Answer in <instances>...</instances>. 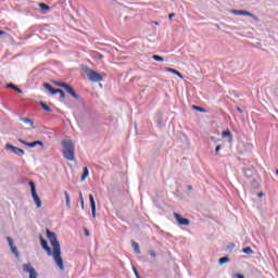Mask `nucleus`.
Instances as JSON below:
<instances>
[{
  "label": "nucleus",
  "mask_w": 278,
  "mask_h": 278,
  "mask_svg": "<svg viewBox=\"0 0 278 278\" xmlns=\"http://www.w3.org/2000/svg\"><path fill=\"white\" fill-rule=\"evenodd\" d=\"M63 147V155L65 160L73 162L75 160V143L71 139H65L61 142Z\"/></svg>",
  "instance_id": "nucleus-2"
},
{
  "label": "nucleus",
  "mask_w": 278,
  "mask_h": 278,
  "mask_svg": "<svg viewBox=\"0 0 278 278\" xmlns=\"http://www.w3.org/2000/svg\"><path fill=\"white\" fill-rule=\"evenodd\" d=\"M242 253H245V255H253V249H251V247L244 248Z\"/></svg>",
  "instance_id": "nucleus-19"
},
{
  "label": "nucleus",
  "mask_w": 278,
  "mask_h": 278,
  "mask_svg": "<svg viewBox=\"0 0 278 278\" xmlns=\"http://www.w3.org/2000/svg\"><path fill=\"white\" fill-rule=\"evenodd\" d=\"M4 149L9 153H13V155H18V157H23V155H25V150H23L18 147H14L11 143H7Z\"/></svg>",
  "instance_id": "nucleus-5"
},
{
  "label": "nucleus",
  "mask_w": 278,
  "mask_h": 278,
  "mask_svg": "<svg viewBox=\"0 0 278 278\" xmlns=\"http://www.w3.org/2000/svg\"><path fill=\"white\" fill-rule=\"evenodd\" d=\"M276 175H278V169H276Z\"/></svg>",
  "instance_id": "nucleus-49"
},
{
  "label": "nucleus",
  "mask_w": 278,
  "mask_h": 278,
  "mask_svg": "<svg viewBox=\"0 0 278 278\" xmlns=\"http://www.w3.org/2000/svg\"><path fill=\"white\" fill-rule=\"evenodd\" d=\"M187 190H192V186H187Z\"/></svg>",
  "instance_id": "nucleus-46"
},
{
  "label": "nucleus",
  "mask_w": 278,
  "mask_h": 278,
  "mask_svg": "<svg viewBox=\"0 0 278 278\" xmlns=\"http://www.w3.org/2000/svg\"><path fill=\"white\" fill-rule=\"evenodd\" d=\"M62 88H64V90H66V92H68V94L73 90V87H71V85H67V84L62 85Z\"/></svg>",
  "instance_id": "nucleus-22"
},
{
  "label": "nucleus",
  "mask_w": 278,
  "mask_h": 278,
  "mask_svg": "<svg viewBox=\"0 0 278 278\" xmlns=\"http://www.w3.org/2000/svg\"><path fill=\"white\" fill-rule=\"evenodd\" d=\"M64 197H65L67 210H71V194H68V191H64Z\"/></svg>",
  "instance_id": "nucleus-15"
},
{
  "label": "nucleus",
  "mask_w": 278,
  "mask_h": 278,
  "mask_svg": "<svg viewBox=\"0 0 278 278\" xmlns=\"http://www.w3.org/2000/svg\"><path fill=\"white\" fill-rule=\"evenodd\" d=\"M134 274L136 277H138V270L136 269V267H132Z\"/></svg>",
  "instance_id": "nucleus-40"
},
{
  "label": "nucleus",
  "mask_w": 278,
  "mask_h": 278,
  "mask_svg": "<svg viewBox=\"0 0 278 278\" xmlns=\"http://www.w3.org/2000/svg\"><path fill=\"white\" fill-rule=\"evenodd\" d=\"M84 73L87 75L89 81L99 83L103 81V77L98 72H94V70H91L88 66L83 67Z\"/></svg>",
  "instance_id": "nucleus-3"
},
{
  "label": "nucleus",
  "mask_w": 278,
  "mask_h": 278,
  "mask_svg": "<svg viewBox=\"0 0 278 278\" xmlns=\"http://www.w3.org/2000/svg\"><path fill=\"white\" fill-rule=\"evenodd\" d=\"M70 94H72V97L74 98V99H79V96H77L76 93H75V90H71V92H70Z\"/></svg>",
  "instance_id": "nucleus-31"
},
{
  "label": "nucleus",
  "mask_w": 278,
  "mask_h": 278,
  "mask_svg": "<svg viewBox=\"0 0 278 278\" xmlns=\"http://www.w3.org/2000/svg\"><path fill=\"white\" fill-rule=\"evenodd\" d=\"M88 175H90L88 167H84V173L81 175V181H86V179H88Z\"/></svg>",
  "instance_id": "nucleus-17"
},
{
  "label": "nucleus",
  "mask_w": 278,
  "mask_h": 278,
  "mask_svg": "<svg viewBox=\"0 0 278 278\" xmlns=\"http://www.w3.org/2000/svg\"><path fill=\"white\" fill-rule=\"evenodd\" d=\"M236 278H244V276H242V274H237Z\"/></svg>",
  "instance_id": "nucleus-43"
},
{
  "label": "nucleus",
  "mask_w": 278,
  "mask_h": 278,
  "mask_svg": "<svg viewBox=\"0 0 278 278\" xmlns=\"http://www.w3.org/2000/svg\"><path fill=\"white\" fill-rule=\"evenodd\" d=\"M174 218L177 220L178 225H182L185 227H188V225H190V219L181 217L179 213H174Z\"/></svg>",
  "instance_id": "nucleus-9"
},
{
  "label": "nucleus",
  "mask_w": 278,
  "mask_h": 278,
  "mask_svg": "<svg viewBox=\"0 0 278 278\" xmlns=\"http://www.w3.org/2000/svg\"><path fill=\"white\" fill-rule=\"evenodd\" d=\"M59 93H61V99H64L65 97L64 91L60 89Z\"/></svg>",
  "instance_id": "nucleus-38"
},
{
  "label": "nucleus",
  "mask_w": 278,
  "mask_h": 278,
  "mask_svg": "<svg viewBox=\"0 0 278 278\" xmlns=\"http://www.w3.org/2000/svg\"><path fill=\"white\" fill-rule=\"evenodd\" d=\"M62 88H64V90H66V92H68V94L73 90V87H71V85H67V84L62 85Z\"/></svg>",
  "instance_id": "nucleus-21"
},
{
  "label": "nucleus",
  "mask_w": 278,
  "mask_h": 278,
  "mask_svg": "<svg viewBox=\"0 0 278 278\" xmlns=\"http://www.w3.org/2000/svg\"><path fill=\"white\" fill-rule=\"evenodd\" d=\"M131 247H132L135 253H137V255H140V245L138 244V242L132 241Z\"/></svg>",
  "instance_id": "nucleus-16"
},
{
  "label": "nucleus",
  "mask_w": 278,
  "mask_h": 278,
  "mask_svg": "<svg viewBox=\"0 0 278 278\" xmlns=\"http://www.w3.org/2000/svg\"><path fill=\"white\" fill-rule=\"evenodd\" d=\"M20 121H22V123H25V125H29L30 129H35L34 121H31V118H29V117H21Z\"/></svg>",
  "instance_id": "nucleus-12"
},
{
  "label": "nucleus",
  "mask_w": 278,
  "mask_h": 278,
  "mask_svg": "<svg viewBox=\"0 0 278 278\" xmlns=\"http://www.w3.org/2000/svg\"><path fill=\"white\" fill-rule=\"evenodd\" d=\"M70 94H72V97L74 98V99H79V96H77L76 93H75V90H71V92H70Z\"/></svg>",
  "instance_id": "nucleus-32"
},
{
  "label": "nucleus",
  "mask_w": 278,
  "mask_h": 278,
  "mask_svg": "<svg viewBox=\"0 0 278 278\" xmlns=\"http://www.w3.org/2000/svg\"><path fill=\"white\" fill-rule=\"evenodd\" d=\"M62 88H64V90H66V92H68V94L73 90V87H71V85H67V84L62 85Z\"/></svg>",
  "instance_id": "nucleus-24"
},
{
  "label": "nucleus",
  "mask_w": 278,
  "mask_h": 278,
  "mask_svg": "<svg viewBox=\"0 0 278 278\" xmlns=\"http://www.w3.org/2000/svg\"><path fill=\"white\" fill-rule=\"evenodd\" d=\"M152 60H155V62H164V58L160 56V55H152Z\"/></svg>",
  "instance_id": "nucleus-25"
},
{
  "label": "nucleus",
  "mask_w": 278,
  "mask_h": 278,
  "mask_svg": "<svg viewBox=\"0 0 278 278\" xmlns=\"http://www.w3.org/2000/svg\"><path fill=\"white\" fill-rule=\"evenodd\" d=\"M192 109L198 110V112H205V110L201 106L193 105Z\"/></svg>",
  "instance_id": "nucleus-30"
},
{
  "label": "nucleus",
  "mask_w": 278,
  "mask_h": 278,
  "mask_svg": "<svg viewBox=\"0 0 278 278\" xmlns=\"http://www.w3.org/2000/svg\"><path fill=\"white\" fill-rule=\"evenodd\" d=\"M227 262H229V257H222V258H219L220 266H223V264H227Z\"/></svg>",
  "instance_id": "nucleus-26"
},
{
  "label": "nucleus",
  "mask_w": 278,
  "mask_h": 278,
  "mask_svg": "<svg viewBox=\"0 0 278 278\" xmlns=\"http://www.w3.org/2000/svg\"><path fill=\"white\" fill-rule=\"evenodd\" d=\"M24 273H28L29 278H38V271H36V268L31 266L30 263L23 265Z\"/></svg>",
  "instance_id": "nucleus-6"
},
{
  "label": "nucleus",
  "mask_w": 278,
  "mask_h": 278,
  "mask_svg": "<svg viewBox=\"0 0 278 278\" xmlns=\"http://www.w3.org/2000/svg\"><path fill=\"white\" fill-rule=\"evenodd\" d=\"M46 233L51 243L52 251L47 243V240L40 236V244L42 250L46 251L50 257H53V261L60 270H64V260H62V248L60 247V241H58V237H55L54 232H51V230L47 229Z\"/></svg>",
  "instance_id": "nucleus-1"
},
{
  "label": "nucleus",
  "mask_w": 278,
  "mask_h": 278,
  "mask_svg": "<svg viewBox=\"0 0 278 278\" xmlns=\"http://www.w3.org/2000/svg\"><path fill=\"white\" fill-rule=\"evenodd\" d=\"M134 274L136 277H138V270L136 269V267H132Z\"/></svg>",
  "instance_id": "nucleus-41"
},
{
  "label": "nucleus",
  "mask_w": 278,
  "mask_h": 278,
  "mask_svg": "<svg viewBox=\"0 0 278 278\" xmlns=\"http://www.w3.org/2000/svg\"><path fill=\"white\" fill-rule=\"evenodd\" d=\"M220 149H222V147H220V146H217V147L215 148V153H218V151H220Z\"/></svg>",
  "instance_id": "nucleus-39"
},
{
  "label": "nucleus",
  "mask_w": 278,
  "mask_h": 278,
  "mask_svg": "<svg viewBox=\"0 0 278 278\" xmlns=\"http://www.w3.org/2000/svg\"><path fill=\"white\" fill-rule=\"evenodd\" d=\"M230 12H231V14H236L237 16H251L252 18H255V21H257V17L253 13H251L249 11L231 10Z\"/></svg>",
  "instance_id": "nucleus-7"
},
{
  "label": "nucleus",
  "mask_w": 278,
  "mask_h": 278,
  "mask_svg": "<svg viewBox=\"0 0 278 278\" xmlns=\"http://www.w3.org/2000/svg\"><path fill=\"white\" fill-rule=\"evenodd\" d=\"M79 199H80L81 210H84V194L81 192L79 193Z\"/></svg>",
  "instance_id": "nucleus-29"
},
{
  "label": "nucleus",
  "mask_w": 278,
  "mask_h": 278,
  "mask_svg": "<svg viewBox=\"0 0 278 278\" xmlns=\"http://www.w3.org/2000/svg\"><path fill=\"white\" fill-rule=\"evenodd\" d=\"M40 105L45 112H52L51 108H49L45 102H40Z\"/></svg>",
  "instance_id": "nucleus-20"
},
{
  "label": "nucleus",
  "mask_w": 278,
  "mask_h": 278,
  "mask_svg": "<svg viewBox=\"0 0 278 278\" xmlns=\"http://www.w3.org/2000/svg\"><path fill=\"white\" fill-rule=\"evenodd\" d=\"M222 138H227L228 142H232V140H233V135H231V131H230V130H225V131L222 134Z\"/></svg>",
  "instance_id": "nucleus-14"
},
{
  "label": "nucleus",
  "mask_w": 278,
  "mask_h": 278,
  "mask_svg": "<svg viewBox=\"0 0 278 278\" xmlns=\"http://www.w3.org/2000/svg\"><path fill=\"white\" fill-rule=\"evenodd\" d=\"M51 94H58L60 92V89H53L50 90Z\"/></svg>",
  "instance_id": "nucleus-33"
},
{
  "label": "nucleus",
  "mask_w": 278,
  "mask_h": 278,
  "mask_svg": "<svg viewBox=\"0 0 278 278\" xmlns=\"http://www.w3.org/2000/svg\"><path fill=\"white\" fill-rule=\"evenodd\" d=\"M62 88H64V90H66V92H68V94L73 90V87H71V85H67V84L62 85Z\"/></svg>",
  "instance_id": "nucleus-23"
},
{
  "label": "nucleus",
  "mask_w": 278,
  "mask_h": 278,
  "mask_svg": "<svg viewBox=\"0 0 278 278\" xmlns=\"http://www.w3.org/2000/svg\"><path fill=\"white\" fill-rule=\"evenodd\" d=\"M29 186H30V192H31L34 202L36 204V207L37 208L42 207V200H40V197H38V193L36 192V184H34V181H29Z\"/></svg>",
  "instance_id": "nucleus-4"
},
{
  "label": "nucleus",
  "mask_w": 278,
  "mask_h": 278,
  "mask_svg": "<svg viewBox=\"0 0 278 278\" xmlns=\"http://www.w3.org/2000/svg\"><path fill=\"white\" fill-rule=\"evenodd\" d=\"M89 201L91 205V214L93 218H97V203L94 202V197L92 194H89Z\"/></svg>",
  "instance_id": "nucleus-10"
},
{
  "label": "nucleus",
  "mask_w": 278,
  "mask_h": 278,
  "mask_svg": "<svg viewBox=\"0 0 278 278\" xmlns=\"http://www.w3.org/2000/svg\"><path fill=\"white\" fill-rule=\"evenodd\" d=\"M165 71L167 73H172L173 75H177V77H179L180 79H184V75H181V73H179V71L175 68L166 67Z\"/></svg>",
  "instance_id": "nucleus-13"
},
{
  "label": "nucleus",
  "mask_w": 278,
  "mask_h": 278,
  "mask_svg": "<svg viewBox=\"0 0 278 278\" xmlns=\"http://www.w3.org/2000/svg\"><path fill=\"white\" fill-rule=\"evenodd\" d=\"M85 236H90V232L88 231V229H85Z\"/></svg>",
  "instance_id": "nucleus-44"
},
{
  "label": "nucleus",
  "mask_w": 278,
  "mask_h": 278,
  "mask_svg": "<svg viewBox=\"0 0 278 278\" xmlns=\"http://www.w3.org/2000/svg\"><path fill=\"white\" fill-rule=\"evenodd\" d=\"M257 197H260V198L264 197V192L257 193Z\"/></svg>",
  "instance_id": "nucleus-45"
},
{
  "label": "nucleus",
  "mask_w": 278,
  "mask_h": 278,
  "mask_svg": "<svg viewBox=\"0 0 278 278\" xmlns=\"http://www.w3.org/2000/svg\"><path fill=\"white\" fill-rule=\"evenodd\" d=\"M15 90H16V92H18L20 94H22V93H23V90H21L18 87H17V88H15Z\"/></svg>",
  "instance_id": "nucleus-42"
},
{
  "label": "nucleus",
  "mask_w": 278,
  "mask_h": 278,
  "mask_svg": "<svg viewBox=\"0 0 278 278\" xmlns=\"http://www.w3.org/2000/svg\"><path fill=\"white\" fill-rule=\"evenodd\" d=\"M54 84H55V86H59L60 88H62V86H64L65 83H58V81H55Z\"/></svg>",
  "instance_id": "nucleus-37"
},
{
  "label": "nucleus",
  "mask_w": 278,
  "mask_h": 278,
  "mask_svg": "<svg viewBox=\"0 0 278 278\" xmlns=\"http://www.w3.org/2000/svg\"><path fill=\"white\" fill-rule=\"evenodd\" d=\"M40 10L43 12V14H47L49 12L50 8L46 3H39Z\"/></svg>",
  "instance_id": "nucleus-18"
},
{
  "label": "nucleus",
  "mask_w": 278,
  "mask_h": 278,
  "mask_svg": "<svg viewBox=\"0 0 278 278\" xmlns=\"http://www.w3.org/2000/svg\"><path fill=\"white\" fill-rule=\"evenodd\" d=\"M238 112H241V113H242V109L238 108Z\"/></svg>",
  "instance_id": "nucleus-48"
},
{
  "label": "nucleus",
  "mask_w": 278,
  "mask_h": 278,
  "mask_svg": "<svg viewBox=\"0 0 278 278\" xmlns=\"http://www.w3.org/2000/svg\"><path fill=\"white\" fill-rule=\"evenodd\" d=\"M18 142H21L22 144H25V147H29L30 149H34L36 147H45V143L42 141H34V142H26L23 139H17Z\"/></svg>",
  "instance_id": "nucleus-8"
},
{
  "label": "nucleus",
  "mask_w": 278,
  "mask_h": 278,
  "mask_svg": "<svg viewBox=\"0 0 278 278\" xmlns=\"http://www.w3.org/2000/svg\"><path fill=\"white\" fill-rule=\"evenodd\" d=\"M3 34H5L4 31L0 30V36H3Z\"/></svg>",
  "instance_id": "nucleus-47"
},
{
  "label": "nucleus",
  "mask_w": 278,
  "mask_h": 278,
  "mask_svg": "<svg viewBox=\"0 0 278 278\" xmlns=\"http://www.w3.org/2000/svg\"><path fill=\"white\" fill-rule=\"evenodd\" d=\"M168 18H169V21H173V18H175V13H170V14L168 15Z\"/></svg>",
  "instance_id": "nucleus-36"
},
{
  "label": "nucleus",
  "mask_w": 278,
  "mask_h": 278,
  "mask_svg": "<svg viewBox=\"0 0 278 278\" xmlns=\"http://www.w3.org/2000/svg\"><path fill=\"white\" fill-rule=\"evenodd\" d=\"M149 255H151V257H156L155 251L153 250L149 251Z\"/></svg>",
  "instance_id": "nucleus-34"
},
{
  "label": "nucleus",
  "mask_w": 278,
  "mask_h": 278,
  "mask_svg": "<svg viewBox=\"0 0 278 278\" xmlns=\"http://www.w3.org/2000/svg\"><path fill=\"white\" fill-rule=\"evenodd\" d=\"M43 88H46V90H49V92H51V90H53V87H51V85H49V84H43Z\"/></svg>",
  "instance_id": "nucleus-28"
},
{
  "label": "nucleus",
  "mask_w": 278,
  "mask_h": 278,
  "mask_svg": "<svg viewBox=\"0 0 278 278\" xmlns=\"http://www.w3.org/2000/svg\"><path fill=\"white\" fill-rule=\"evenodd\" d=\"M7 240H8L9 247L12 251V254L16 255V257H18V249L14 245V241L12 240V238L8 237Z\"/></svg>",
  "instance_id": "nucleus-11"
},
{
  "label": "nucleus",
  "mask_w": 278,
  "mask_h": 278,
  "mask_svg": "<svg viewBox=\"0 0 278 278\" xmlns=\"http://www.w3.org/2000/svg\"><path fill=\"white\" fill-rule=\"evenodd\" d=\"M93 58H97L98 60H103V54L99 52H93Z\"/></svg>",
  "instance_id": "nucleus-27"
},
{
  "label": "nucleus",
  "mask_w": 278,
  "mask_h": 278,
  "mask_svg": "<svg viewBox=\"0 0 278 278\" xmlns=\"http://www.w3.org/2000/svg\"><path fill=\"white\" fill-rule=\"evenodd\" d=\"M8 88H12L13 90H16L17 87L14 86L13 84H9V85H8Z\"/></svg>",
  "instance_id": "nucleus-35"
}]
</instances>
